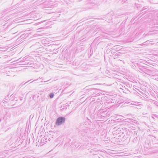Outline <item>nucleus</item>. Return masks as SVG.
<instances>
[{"label": "nucleus", "mask_w": 158, "mask_h": 158, "mask_svg": "<svg viewBox=\"0 0 158 158\" xmlns=\"http://www.w3.org/2000/svg\"><path fill=\"white\" fill-rule=\"evenodd\" d=\"M65 118L64 117L60 116L56 119L55 124L60 126L63 124L65 122Z\"/></svg>", "instance_id": "obj_1"}, {"label": "nucleus", "mask_w": 158, "mask_h": 158, "mask_svg": "<svg viewBox=\"0 0 158 158\" xmlns=\"http://www.w3.org/2000/svg\"><path fill=\"white\" fill-rule=\"evenodd\" d=\"M89 131V130L87 128H85L84 129H82L81 130H80L79 132L82 135H83L84 133H87Z\"/></svg>", "instance_id": "obj_2"}, {"label": "nucleus", "mask_w": 158, "mask_h": 158, "mask_svg": "<svg viewBox=\"0 0 158 158\" xmlns=\"http://www.w3.org/2000/svg\"><path fill=\"white\" fill-rule=\"evenodd\" d=\"M98 89L96 88H90L89 89V91H90L91 93H93L94 94L97 93L99 91Z\"/></svg>", "instance_id": "obj_3"}, {"label": "nucleus", "mask_w": 158, "mask_h": 158, "mask_svg": "<svg viewBox=\"0 0 158 158\" xmlns=\"http://www.w3.org/2000/svg\"><path fill=\"white\" fill-rule=\"evenodd\" d=\"M139 94L141 96L143 97H147L148 98V96L145 94H144L141 91H139Z\"/></svg>", "instance_id": "obj_4"}, {"label": "nucleus", "mask_w": 158, "mask_h": 158, "mask_svg": "<svg viewBox=\"0 0 158 158\" xmlns=\"http://www.w3.org/2000/svg\"><path fill=\"white\" fill-rule=\"evenodd\" d=\"M15 98V95L13 94L10 97L9 100H10L11 101L14 100Z\"/></svg>", "instance_id": "obj_5"}, {"label": "nucleus", "mask_w": 158, "mask_h": 158, "mask_svg": "<svg viewBox=\"0 0 158 158\" xmlns=\"http://www.w3.org/2000/svg\"><path fill=\"white\" fill-rule=\"evenodd\" d=\"M117 135H118V137L123 136V137L124 136V133L123 132H121L120 133H118V134H117Z\"/></svg>", "instance_id": "obj_6"}, {"label": "nucleus", "mask_w": 158, "mask_h": 158, "mask_svg": "<svg viewBox=\"0 0 158 158\" xmlns=\"http://www.w3.org/2000/svg\"><path fill=\"white\" fill-rule=\"evenodd\" d=\"M153 103L154 104L156 108H158V102L156 101H153Z\"/></svg>", "instance_id": "obj_7"}, {"label": "nucleus", "mask_w": 158, "mask_h": 158, "mask_svg": "<svg viewBox=\"0 0 158 158\" xmlns=\"http://www.w3.org/2000/svg\"><path fill=\"white\" fill-rule=\"evenodd\" d=\"M54 96V94L53 93H50L49 94V97L50 98H52Z\"/></svg>", "instance_id": "obj_8"}, {"label": "nucleus", "mask_w": 158, "mask_h": 158, "mask_svg": "<svg viewBox=\"0 0 158 158\" xmlns=\"http://www.w3.org/2000/svg\"><path fill=\"white\" fill-rule=\"evenodd\" d=\"M8 8H6V9H5L2 11V12L3 13H5L6 12L8 11Z\"/></svg>", "instance_id": "obj_9"}, {"label": "nucleus", "mask_w": 158, "mask_h": 158, "mask_svg": "<svg viewBox=\"0 0 158 158\" xmlns=\"http://www.w3.org/2000/svg\"><path fill=\"white\" fill-rule=\"evenodd\" d=\"M9 97H8V95H7V96H6L4 98V99L6 100V101H5V102H6V100H7L8 99Z\"/></svg>", "instance_id": "obj_10"}, {"label": "nucleus", "mask_w": 158, "mask_h": 158, "mask_svg": "<svg viewBox=\"0 0 158 158\" xmlns=\"http://www.w3.org/2000/svg\"><path fill=\"white\" fill-rule=\"evenodd\" d=\"M148 8V6L143 7L142 8V10H145L146 9H147Z\"/></svg>", "instance_id": "obj_11"}, {"label": "nucleus", "mask_w": 158, "mask_h": 158, "mask_svg": "<svg viewBox=\"0 0 158 158\" xmlns=\"http://www.w3.org/2000/svg\"><path fill=\"white\" fill-rule=\"evenodd\" d=\"M31 80H29V81H27V82H26L25 83L23 84V83H22L20 85V86L22 85L21 86H22L23 85H25L26 83H27V82H28L29 81H30Z\"/></svg>", "instance_id": "obj_12"}, {"label": "nucleus", "mask_w": 158, "mask_h": 158, "mask_svg": "<svg viewBox=\"0 0 158 158\" xmlns=\"http://www.w3.org/2000/svg\"><path fill=\"white\" fill-rule=\"evenodd\" d=\"M49 139L47 138H45L44 139H43V140H44L45 142H47V140Z\"/></svg>", "instance_id": "obj_13"}, {"label": "nucleus", "mask_w": 158, "mask_h": 158, "mask_svg": "<svg viewBox=\"0 0 158 158\" xmlns=\"http://www.w3.org/2000/svg\"><path fill=\"white\" fill-rule=\"evenodd\" d=\"M143 44H146V45L148 44H149L148 41V40L147 41L143 43Z\"/></svg>", "instance_id": "obj_14"}, {"label": "nucleus", "mask_w": 158, "mask_h": 158, "mask_svg": "<svg viewBox=\"0 0 158 158\" xmlns=\"http://www.w3.org/2000/svg\"><path fill=\"white\" fill-rule=\"evenodd\" d=\"M114 59H117L118 60H119V57H118V56H116L115 57H114Z\"/></svg>", "instance_id": "obj_15"}, {"label": "nucleus", "mask_w": 158, "mask_h": 158, "mask_svg": "<svg viewBox=\"0 0 158 158\" xmlns=\"http://www.w3.org/2000/svg\"><path fill=\"white\" fill-rule=\"evenodd\" d=\"M146 45V44H143V43L141 44V45L142 46H143L144 45Z\"/></svg>", "instance_id": "obj_16"}, {"label": "nucleus", "mask_w": 158, "mask_h": 158, "mask_svg": "<svg viewBox=\"0 0 158 158\" xmlns=\"http://www.w3.org/2000/svg\"><path fill=\"white\" fill-rule=\"evenodd\" d=\"M97 95L98 96L100 95V94H99V93H97Z\"/></svg>", "instance_id": "obj_17"}, {"label": "nucleus", "mask_w": 158, "mask_h": 158, "mask_svg": "<svg viewBox=\"0 0 158 158\" xmlns=\"http://www.w3.org/2000/svg\"><path fill=\"white\" fill-rule=\"evenodd\" d=\"M117 53H116L115 54V55H116L115 56V57H116V56H117V55H118L117 54Z\"/></svg>", "instance_id": "obj_18"}, {"label": "nucleus", "mask_w": 158, "mask_h": 158, "mask_svg": "<svg viewBox=\"0 0 158 158\" xmlns=\"http://www.w3.org/2000/svg\"><path fill=\"white\" fill-rule=\"evenodd\" d=\"M49 80H48V81H44V82H47L48 81H49Z\"/></svg>", "instance_id": "obj_19"}, {"label": "nucleus", "mask_w": 158, "mask_h": 158, "mask_svg": "<svg viewBox=\"0 0 158 158\" xmlns=\"http://www.w3.org/2000/svg\"><path fill=\"white\" fill-rule=\"evenodd\" d=\"M31 115H30V118H31Z\"/></svg>", "instance_id": "obj_20"}, {"label": "nucleus", "mask_w": 158, "mask_h": 158, "mask_svg": "<svg viewBox=\"0 0 158 158\" xmlns=\"http://www.w3.org/2000/svg\"><path fill=\"white\" fill-rule=\"evenodd\" d=\"M31 115H30V118H31Z\"/></svg>", "instance_id": "obj_21"}, {"label": "nucleus", "mask_w": 158, "mask_h": 158, "mask_svg": "<svg viewBox=\"0 0 158 158\" xmlns=\"http://www.w3.org/2000/svg\"><path fill=\"white\" fill-rule=\"evenodd\" d=\"M127 90V91H129H129L128 89Z\"/></svg>", "instance_id": "obj_22"}, {"label": "nucleus", "mask_w": 158, "mask_h": 158, "mask_svg": "<svg viewBox=\"0 0 158 158\" xmlns=\"http://www.w3.org/2000/svg\"><path fill=\"white\" fill-rule=\"evenodd\" d=\"M35 80H34V81H32V82L34 81H35Z\"/></svg>", "instance_id": "obj_23"}]
</instances>
